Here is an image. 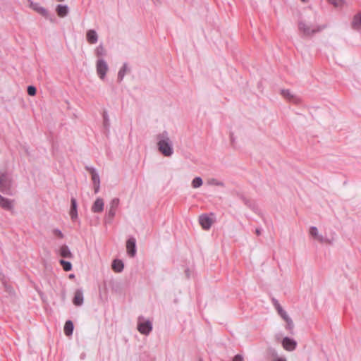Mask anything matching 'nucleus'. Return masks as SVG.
Masks as SVG:
<instances>
[{
    "label": "nucleus",
    "instance_id": "nucleus-18",
    "mask_svg": "<svg viewBox=\"0 0 361 361\" xmlns=\"http://www.w3.org/2000/svg\"><path fill=\"white\" fill-rule=\"evenodd\" d=\"M112 269L117 273H120L123 270V262L120 259H114L111 264Z\"/></svg>",
    "mask_w": 361,
    "mask_h": 361
},
{
    "label": "nucleus",
    "instance_id": "nucleus-34",
    "mask_svg": "<svg viewBox=\"0 0 361 361\" xmlns=\"http://www.w3.org/2000/svg\"><path fill=\"white\" fill-rule=\"evenodd\" d=\"M85 169L91 173V175L97 173L96 169L92 166H86Z\"/></svg>",
    "mask_w": 361,
    "mask_h": 361
},
{
    "label": "nucleus",
    "instance_id": "nucleus-37",
    "mask_svg": "<svg viewBox=\"0 0 361 361\" xmlns=\"http://www.w3.org/2000/svg\"><path fill=\"white\" fill-rule=\"evenodd\" d=\"M100 189V184L94 185V192L95 194L99 192Z\"/></svg>",
    "mask_w": 361,
    "mask_h": 361
},
{
    "label": "nucleus",
    "instance_id": "nucleus-24",
    "mask_svg": "<svg viewBox=\"0 0 361 361\" xmlns=\"http://www.w3.org/2000/svg\"><path fill=\"white\" fill-rule=\"evenodd\" d=\"M94 54L95 55L101 59L100 57L104 56L106 54V51L104 49L103 44H100L99 46H97L94 49Z\"/></svg>",
    "mask_w": 361,
    "mask_h": 361
},
{
    "label": "nucleus",
    "instance_id": "nucleus-17",
    "mask_svg": "<svg viewBox=\"0 0 361 361\" xmlns=\"http://www.w3.org/2000/svg\"><path fill=\"white\" fill-rule=\"evenodd\" d=\"M58 16L61 18L66 16L69 12V8L66 5H58L56 8Z\"/></svg>",
    "mask_w": 361,
    "mask_h": 361
},
{
    "label": "nucleus",
    "instance_id": "nucleus-3",
    "mask_svg": "<svg viewBox=\"0 0 361 361\" xmlns=\"http://www.w3.org/2000/svg\"><path fill=\"white\" fill-rule=\"evenodd\" d=\"M13 179L10 174L5 172H0V190L6 194L11 195V186Z\"/></svg>",
    "mask_w": 361,
    "mask_h": 361
},
{
    "label": "nucleus",
    "instance_id": "nucleus-28",
    "mask_svg": "<svg viewBox=\"0 0 361 361\" xmlns=\"http://www.w3.org/2000/svg\"><path fill=\"white\" fill-rule=\"evenodd\" d=\"M203 184V181H202V178L200 177H195L192 180V183H191V185H192V187L193 188H198L200 187H201Z\"/></svg>",
    "mask_w": 361,
    "mask_h": 361
},
{
    "label": "nucleus",
    "instance_id": "nucleus-15",
    "mask_svg": "<svg viewBox=\"0 0 361 361\" xmlns=\"http://www.w3.org/2000/svg\"><path fill=\"white\" fill-rule=\"evenodd\" d=\"M281 94L290 102L298 103L300 99L295 97L289 90H282Z\"/></svg>",
    "mask_w": 361,
    "mask_h": 361
},
{
    "label": "nucleus",
    "instance_id": "nucleus-41",
    "mask_svg": "<svg viewBox=\"0 0 361 361\" xmlns=\"http://www.w3.org/2000/svg\"><path fill=\"white\" fill-rule=\"evenodd\" d=\"M302 2L306 3L308 1V0H301Z\"/></svg>",
    "mask_w": 361,
    "mask_h": 361
},
{
    "label": "nucleus",
    "instance_id": "nucleus-7",
    "mask_svg": "<svg viewBox=\"0 0 361 361\" xmlns=\"http://www.w3.org/2000/svg\"><path fill=\"white\" fill-rule=\"evenodd\" d=\"M282 346L287 351H293L297 347V342L289 337H285L282 340Z\"/></svg>",
    "mask_w": 361,
    "mask_h": 361
},
{
    "label": "nucleus",
    "instance_id": "nucleus-42",
    "mask_svg": "<svg viewBox=\"0 0 361 361\" xmlns=\"http://www.w3.org/2000/svg\"><path fill=\"white\" fill-rule=\"evenodd\" d=\"M57 1H59V2H61V1H63L64 0H56Z\"/></svg>",
    "mask_w": 361,
    "mask_h": 361
},
{
    "label": "nucleus",
    "instance_id": "nucleus-5",
    "mask_svg": "<svg viewBox=\"0 0 361 361\" xmlns=\"http://www.w3.org/2000/svg\"><path fill=\"white\" fill-rule=\"evenodd\" d=\"M137 330L142 334L148 335L152 330V323L149 320L145 321L143 317H139Z\"/></svg>",
    "mask_w": 361,
    "mask_h": 361
},
{
    "label": "nucleus",
    "instance_id": "nucleus-43",
    "mask_svg": "<svg viewBox=\"0 0 361 361\" xmlns=\"http://www.w3.org/2000/svg\"><path fill=\"white\" fill-rule=\"evenodd\" d=\"M200 361H202V360H200Z\"/></svg>",
    "mask_w": 361,
    "mask_h": 361
},
{
    "label": "nucleus",
    "instance_id": "nucleus-31",
    "mask_svg": "<svg viewBox=\"0 0 361 361\" xmlns=\"http://www.w3.org/2000/svg\"><path fill=\"white\" fill-rule=\"evenodd\" d=\"M92 180L93 182V185L100 184V178L97 173L92 175Z\"/></svg>",
    "mask_w": 361,
    "mask_h": 361
},
{
    "label": "nucleus",
    "instance_id": "nucleus-40",
    "mask_svg": "<svg viewBox=\"0 0 361 361\" xmlns=\"http://www.w3.org/2000/svg\"><path fill=\"white\" fill-rule=\"evenodd\" d=\"M75 278V275L73 274H71L69 275V279H74Z\"/></svg>",
    "mask_w": 361,
    "mask_h": 361
},
{
    "label": "nucleus",
    "instance_id": "nucleus-27",
    "mask_svg": "<svg viewBox=\"0 0 361 361\" xmlns=\"http://www.w3.org/2000/svg\"><path fill=\"white\" fill-rule=\"evenodd\" d=\"M207 183L209 185H215V186H219V187H224L225 184L224 182L216 179V178H210L208 180Z\"/></svg>",
    "mask_w": 361,
    "mask_h": 361
},
{
    "label": "nucleus",
    "instance_id": "nucleus-21",
    "mask_svg": "<svg viewBox=\"0 0 361 361\" xmlns=\"http://www.w3.org/2000/svg\"><path fill=\"white\" fill-rule=\"evenodd\" d=\"M71 207L70 211V216L72 219H75L78 216V212H77V202L75 198H71Z\"/></svg>",
    "mask_w": 361,
    "mask_h": 361
},
{
    "label": "nucleus",
    "instance_id": "nucleus-11",
    "mask_svg": "<svg viewBox=\"0 0 361 361\" xmlns=\"http://www.w3.org/2000/svg\"><path fill=\"white\" fill-rule=\"evenodd\" d=\"M119 204V199L118 198H114L109 205V210L108 212V217L110 219H113L114 216L116 215V211Z\"/></svg>",
    "mask_w": 361,
    "mask_h": 361
},
{
    "label": "nucleus",
    "instance_id": "nucleus-39",
    "mask_svg": "<svg viewBox=\"0 0 361 361\" xmlns=\"http://www.w3.org/2000/svg\"><path fill=\"white\" fill-rule=\"evenodd\" d=\"M276 361H286V359L283 357H279L277 359Z\"/></svg>",
    "mask_w": 361,
    "mask_h": 361
},
{
    "label": "nucleus",
    "instance_id": "nucleus-9",
    "mask_svg": "<svg viewBox=\"0 0 361 361\" xmlns=\"http://www.w3.org/2000/svg\"><path fill=\"white\" fill-rule=\"evenodd\" d=\"M104 202L102 198L98 197L94 202L91 210L94 213H101L104 210Z\"/></svg>",
    "mask_w": 361,
    "mask_h": 361
},
{
    "label": "nucleus",
    "instance_id": "nucleus-2",
    "mask_svg": "<svg viewBox=\"0 0 361 361\" xmlns=\"http://www.w3.org/2000/svg\"><path fill=\"white\" fill-rule=\"evenodd\" d=\"M271 301L278 314L286 322V329L288 330L290 334H293L294 329V323L293 320L289 317L288 313L282 308L279 301L276 298H273Z\"/></svg>",
    "mask_w": 361,
    "mask_h": 361
},
{
    "label": "nucleus",
    "instance_id": "nucleus-1",
    "mask_svg": "<svg viewBox=\"0 0 361 361\" xmlns=\"http://www.w3.org/2000/svg\"><path fill=\"white\" fill-rule=\"evenodd\" d=\"M157 145L159 151L166 157H170L173 154V145L169 133L166 130L156 135Z\"/></svg>",
    "mask_w": 361,
    "mask_h": 361
},
{
    "label": "nucleus",
    "instance_id": "nucleus-29",
    "mask_svg": "<svg viewBox=\"0 0 361 361\" xmlns=\"http://www.w3.org/2000/svg\"><path fill=\"white\" fill-rule=\"evenodd\" d=\"M60 264L62 265L63 269L66 271H70L72 269V264L70 262L65 261L64 259H61L59 261Z\"/></svg>",
    "mask_w": 361,
    "mask_h": 361
},
{
    "label": "nucleus",
    "instance_id": "nucleus-14",
    "mask_svg": "<svg viewBox=\"0 0 361 361\" xmlns=\"http://www.w3.org/2000/svg\"><path fill=\"white\" fill-rule=\"evenodd\" d=\"M0 207L6 210H11L13 207V201L0 195Z\"/></svg>",
    "mask_w": 361,
    "mask_h": 361
},
{
    "label": "nucleus",
    "instance_id": "nucleus-33",
    "mask_svg": "<svg viewBox=\"0 0 361 361\" xmlns=\"http://www.w3.org/2000/svg\"><path fill=\"white\" fill-rule=\"evenodd\" d=\"M53 233L56 235H57L59 238H63V234L62 233V232L58 229V228H56V229H54L53 230Z\"/></svg>",
    "mask_w": 361,
    "mask_h": 361
},
{
    "label": "nucleus",
    "instance_id": "nucleus-16",
    "mask_svg": "<svg viewBox=\"0 0 361 361\" xmlns=\"http://www.w3.org/2000/svg\"><path fill=\"white\" fill-rule=\"evenodd\" d=\"M310 233L312 236L317 239L321 243H326L329 242L328 240L324 238L322 235H319L318 233L317 228L315 226H312L310 230Z\"/></svg>",
    "mask_w": 361,
    "mask_h": 361
},
{
    "label": "nucleus",
    "instance_id": "nucleus-30",
    "mask_svg": "<svg viewBox=\"0 0 361 361\" xmlns=\"http://www.w3.org/2000/svg\"><path fill=\"white\" fill-rule=\"evenodd\" d=\"M236 195L240 200H242V201L245 203V205L250 207V200L245 197L244 195L240 192H237Z\"/></svg>",
    "mask_w": 361,
    "mask_h": 361
},
{
    "label": "nucleus",
    "instance_id": "nucleus-4",
    "mask_svg": "<svg viewBox=\"0 0 361 361\" xmlns=\"http://www.w3.org/2000/svg\"><path fill=\"white\" fill-rule=\"evenodd\" d=\"M325 26H310L305 24L304 22L300 21L298 24V28L300 31L302 32L305 35L311 36L316 32L322 31Z\"/></svg>",
    "mask_w": 361,
    "mask_h": 361
},
{
    "label": "nucleus",
    "instance_id": "nucleus-6",
    "mask_svg": "<svg viewBox=\"0 0 361 361\" xmlns=\"http://www.w3.org/2000/svg\"><path fill=\"white\" fill-rule=\"evenodd\" d=\"M96 70L99 78L104 80L109 70V66L104 59H99L97 61Z\"/></svg>",
    "mask_w": 361,
    "mask_h": 361
},
{
    "label": "nucleus",
    "instance_id": "nucleus-22",
    "mask_svg": "<svg viewBox=\"0 0 361 361\" xmlns=\"http://www.w3.org/2000/svg\"><path fill=\"white\" fill-rule=\"evenodd\" d=\"M73 331V323L71 320L66 322L64 325V333L66 336L72 335Z\"/></svg>",
    "mask_w": 361,
    "mask_h": 361
},
{
    "label": "nucleus",
    "instance_id": "nucleus-25",
    "mask_svg": "<svg viewBox=\"0 0 361 361\" xmlns=\"http://www.w3.org/2000/svg\"><path fill=\"white\" fill-rule=\"evenodd\" d=\"M352 25L355 29H360L361 27V13H358L354 16Z\"/></svg>",
    "mask_w": 361,
    "mask_h": 361
},
{
    "label": "nucleus",
    "instance_id": "nucleus-10",
    "mask_svg": "<svg viewBox=\"0 0 361 361\" xmlns=\"http://www.w3.org/2000/svg\"><path fill=\"white\" fill-rule=\"evenodd\" d=\"M199 222L202 228L204 230L209 229L212 224V219L207 214L201 215L199 218Z\"/></svg>",
    "mask_w": 361,
    "mask_h": 361
},
{
    "label": "nucleus",
    "instance_id": "nucleus-36",
    "mask_svg": "<svg viewBox=\"0 0 361 361\" xmlns=\"http://www.w3.org/2000/svg\"><path fill=\"white\" fill-rule=\"evenodd\" d=\"M104 122L105 126H107L109 125V117L106 113L104 114Z\"/></svg>",
    "mask_w": 361,
    "mask_h": 361
},
{
    "label": "nucleus",
    "instance_id": "nucleus-13",
    "mask_svg": "<svg viewBox=\"0 0 361 361\" xmlns=\"http://www.w3.org/2000/svg\"><path fill=\"white\" fill-rule=\"evenodd\" d=\"M83 293L81 289H78L75 292V295L73 300V302L76 306H80L83 303Z\"/></svg>",
    "mask_w": 361,
    "mask_h": 361
},
{
    "label": "nucleus",
    "instance_id": "nucleus-8",
    "mask_svg": "<svg viewBox=\"0 0 361 361\" xmlns=\"http://www.w3.org/2000/svg\"><path fill=\"white\" fill-rule=\"evenodd\" d=\"M126 250L129 256L133 257L136 254V240L135 238H129L126 242Z\"/></svg>",
    "mask_w": 361,
    "mask_h": 361
},
{
    "label": "nucleus",
    "instance_id": "nucleus-35",
    "mask_svg": "<svg viewBox=\"0 0 361 361\" xmlns=\"http://www.w3.org/2000/svg\"><path fill=\"white\" fill-rule=\"evenodd\" d=\"M233 361H243V357L241 355H236L234 356Z\"/></svg>",
    "mask_w": 361,
    "mask_h": 361
},
{
    "label": "nucleus",
    "instance_id": "nucleus-19",
    "mask_svg": "<svg viewBox=\"0 0 361 361\" xmlns=\"http://www.w3.org/2000/svg\"><path fill=\"white\" fill-rule=\"evenodd\" d=\"M32 8L36 11L37 13L41 14L42 16L48 18H49V13L47 11L46 8H44L42 6H40L38 4H32Z\"/></svg>",
    "mask_w": 361,
    "mask_h": 361
},
{
    "label": "nucleus",
    "instance_id": "nucleus-26",
    "mask_svg": "<svg viewBox=\"0 0 361 361\" xmlns=\"http://www.w3.org/2000/svg\"><path fill=\"white\" fill-rule=\"evenodd\" d=\"M329 4L336 8H342L345 5L344 0H326Z\"/></svg>",
    "mask_w": 361,
    "mask_h": 361
},
{
    "label": "nucleus",
    "instance_id": "nucleus-38",
    "mask_svg": "<svg viewBox=\"0 0 361 361\" xmlns=\"http://www.w3.org/2000/svg\"><path fill=\"white\" fill-rule=\"evenodd\" d=\"M255 232H256V234H257V235H258L261 234V231H260V229L257 228V229H256V231H255Z\"/></svg>",
    "mask_w": 361,
    "mask_h": 361
},
{
    "label": "nucleus",
    "instance_id": "nucleus-23",
    "mask_svg": "<svg viewBox=\"0 0 361 361\" xmlns=\"http://www.w3.org/2000/svg\"><path fill=\"white\" fill-rule=\"evenodd\" d=\"M129 71V68L128 67V64L126 63H123L122 68L119 70L118 73V80L119 82L122 81L126 73Z\"/></svg>",
    "mask_w": 361,
    "mask_h": 361
},
{
    "label": "nucleus",
    "instance_id": "nucleus-32",
    "mask_svg": "<svg viewBox=\"0 0 361 361\" xmlns=\"http://www.w3.org/2000/svg\"><path fill=\"white\" fill-rule=\"evenodd\" d=\"M37 90L34 86H28L27 87V94L30 96H35L36 94Z\"/></svg>",
    "mask_w": 361,
    "mask_h": 361
},
{
    "label": "nucleus",
    "instance_id": "nucleus-12",
    "mask_svg": "<svg viewBox=\"0 0 361 361\" xmlns=\"http://www.w3.org/2000/svg\"><path fill=\"white\" fill-rule=\"evenodd\" d=\"M86 38L90 44H94L98 41V35L94 30H89L86 33Z\"/></svg>",
    "mask_w": 361,
    "mask_h": 361
},
{
    "label": "nucleus",
    "instance_id": "nucleus-20",
    "mask_svg": "<svg viewBox=\"0 0 361 361\" xmlns=\"http://www.w3.org/2000/svg\"><path fill=\"white\" fill-rule=\"evenodd\" d=\"M60 255L63 257L72 258L73 254L71 253L69 247L66 245H63L60 247Z\"/></svg>",
    "mask_w": 361,
    "mask_h": 361
}]
</instances>
